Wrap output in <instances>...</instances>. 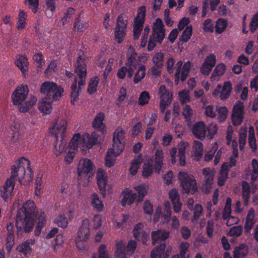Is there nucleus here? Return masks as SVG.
Instances as JSON below:
<instances>
[{
	"mask_svg": "<svg viewBox=\"0 0 258 258\" xmlns=\"http://www.w3.org/2000/svg\"><path fill=\"white\" fill-rule=\"evenodd\" d=\"M35 220L37 222L34 234L38 236L46 224V215L44 212H36L34 202L28 200L16 216V226L18 232L22 230L25 232H30L34 225Z\"/></svg>",
	"mask_w": 258,
	"mask_h": 258,
	"instance_id": "obj_1",
	"label": "nucleus"
},
{
	"mask_svg": "<svg viewBox=\"0 0 258 258\" xmlns=\"http://www.w3.org/2000/svg\"><path fill=\"white\" fill-rule=\"evenodd\" d=\"M26 169L29 170L30 175H32L33 172L30 162L28 159L25 158V157H21L17 161L15 165L12 166L11 175L7 179L4 185L0 187V195L5 201H7L9 198L12 197L13 195L17 177L20 183H27L25 181L23 180Z\"/></svg>",
	"mask_w": 258,
	"mask_h": 258,
	"instance_id": "obj_2",
	"label": "nucleus"
},
{
	"mask_svg": "<svg viewBox=\"0 0 258 258\" xmlns=\"http://www.w3.org/2000/svg\"><path fill=\"white\" fill-rule=\"evenodd\" d=\"M40 91L45 96L39 102L38 108L43 113L48 114L52 110V103L53 101L60 98L63 91V88L57 86L53 82H44L42 83Z\"/></svg>",
	"mask_w": 258,
	"mask_h": 258,
	"instance_id": "obj_3",
	"label": "nucleus"
},
{
	"mask_svg": "<svg viewBox=\"0 0 258 258\" xmlns=\"http://www.w3.org/2000/svg\"><path fill=\"white\" fill-rule=\"evenodd\" d=\"M75 71L77 76L79 78V87H77V78L76 77L71 86V102L72 104H75L79 98L80 92L81 90L82 85H84L87 75V64L85 63V59L81 55H80L76 58L75 64Z\"/></svg>",
	"mask_w": 258,
	"mask_h": 258,
	"instance_id": "obj_4",
	"label": "nucleus"
},
{
	"mask_svg": "<svg viewBox=\"0 0 258 258\" xmlns=\"http://www.w3.org/2000/svg\"><path fill=\"white\" fill-rule=\"evenodd\" d=\"M29 92V88L28 85L22 84L17 87L13 92L12 95L13 104L19 105V110L20 112H28L37 101L35 96L31 95L29 100L23 104L26 99Z\"/></svg>",
	"mask_w": 258,
	"mask_h": 258,
	"instance_id": "obj_5",
	"label": "nucleus"
},
{
	"mask_svg": "<svg viewBox=\"0 0 258 258\" xmlns=\"http://www.w3.org/2000/svg\"><path fill=\"white\" fill-rule=\"evenodd\" d=\"M165 37V28L164 23L160 18H157L153 24L152 32L148 41L147 50L149 51L154 50L157 45V42L162 43Z\"/></svg>",
	"mask_w": 258,
	"mask_h": 258,
	"instance_id": "obj_6",
	"label": "nucleus"
},
{
	"mask_svg": "<svg viewBox=\"0 0 258 258\" xmlns=\"http://www.w3.org/2000/svg\"><path fill=\"white\" fill-rule=\"evenodd\" d=\"M66 128L67 121L64 120H61L56 121L49 131L50 134L54 136L55 138L53 142L54 147L57 150L58 145V151L59 152H63L66 145V143L64 141ZM59 140H60V143L58 145Z\"/></svg>",
	"mask_w": 258,
	"mask_h": 258,
	"instance_id": "obj_7",
	"label": "nucleus"
},
{
	"mask_svg": "<svg viewBox=\"0 0 258 258\" xmlns=\"http://www.w3.org/2000/svg\"><path fill=\"white\" fill-rule=\"evenodd\" d=\"M178 177L183 192L195 194L197 191V183L194 176L187 172H179Z\"/></svg>",
	"mask_w": 258,
	"mask_h": 258,
	"instance_id": "obj_8",
	"label": "nucleus"
},
{
	"mask_svg": "<svg viewBox=\"0 0 258 258\" xmlns=\"http://www.w3.org/2000/svg\"><path fill=\"white\" fill-rule=\"evenodd\" d=\"M125 132L122 127L118 126L115 129L113 134V146L115 151L114 156L119 155L125 146Z\"/></svg>",
	"mask_w": 258,
	"mask_h": 258,
	"instance_id": "obj_9",
	"label": "nucleus"
},
{
	"mask_svg": "<svg viewBox=\"0 0 258 258\" xmlns=\"http://www.w3.org/2000/svg\"><path fill=\"white\" fill-rule=\"evenodd\" d=\"M146 7L141 6L138 9L137 15L134 19L133 25V37L134 39H139L144 27L146 19Z\"/></svg>",
	"mask_w": 258,
	"mask_h": 258,
	"instance_id": "obj_10",
	"label": "nucleus"
},
{
	"mask_svg": "<svg viewBox=\"0 0 258 258\" xmlns=\"http://www.w3.org/2000/svg\"><path fill=\"white\" fill-rule=\"evenodd\" d=\"M127 23L123 14H119L116 19L115 27V38L118 43L123 41L126 35Z\"/></svg>",
	"mask_w": 258,
	"mask_h": 258,
	"instance_id": "obj_11",
	"label": "nucleus"
},
{
	"mask_svg": "<svg viewBox=\"0 0 258 258\" xmlns=\"http://www.w3.org/2000/svg\"><path fill=\"white\" fill-rule=\"evenodd\" d=\"M160 96V108L162 112H165L168 105L171 102L173 94L171 91L167 90L165 85H161L159 89Z\"/></svg>",
	"mask_w": 258,
	"mask_h": 258,
	"instance_id": "obj_12",
	"label": "nucleus"
},
{
	"mask_svg": "<svg viewBox=\"0 0 258 258\" xmlns=\"http://www.w3.org/2000/svg\"><path fill=\"white\" fill-rule=\"evenodd\" d=\"M107 172L102 168H98L96 173V179L98 187L100 194L103 198L105 197L108 184Z\"/></svg>",
	"mask_w": 258,
	"mask_h": 258,
	"instance_id": "obj_13",
	"label": "nucleus"
},
{
	"mask_svg": "<svg viewBox=\"0 0 258 258\" xmlns=\"http://www.w3.org/2000/svg\"><path fill=\"white\" fill-rule=\"evenodd\" d=\"M244 116V104L243 102L237 101L234 104L232 112V121L234 125H239L243 121Z\"/></svg>",
	"mask_w": 258,
	"mask_h": 258,
	"instance_id": "obj_14",
	"label": "nucleus"
},
{
	"mask_svg": "<svg viewBox=\"0 0 258 258\" xmlns=\"http://www.w3.org/2000/svg\"><path fill=\"white\" fill-rule=\"evenodd\" d=\"M139 63L140 61L138 59V53L134 49L131 50V53L127 54V60L126 63L128 77H133L135 70L138 68Z\"/></svg>",
	"mask_w": 258,
	"mask_h": 258,
	"instance_id": "obj_15",
	"label": "nucleus"
},
{
	"mask_svg": "<svg viewBox=\"0 0 258 258\" xmlns=\"http://www.w3.org/2000/svg\"><path fill=\"white\" fill-rule=\"evenodd\" d=\"M89 235V220H88V219H84L83 221V223L81 227H80L79 229L78 236L76 240V244L78 246V248H79V250H81V251H83V249H82V248H80L79 246H78V240H87Z\"/></svg>",
	"mask_w": 258,
	"mask_h": 258,
	"instance_id": "obj_16",
	"label": "nucleus"
},
{
	"mask_svg": "<svg viewBox=\"0 0 258 258\" xmlns=\"http://www.w3.org/2000/svg\"><path fill=\"white\" fill-rule=\"evenodd\" d=\"M134 238L138 241H141L143 244H146L149 238V234L148 232L144 230V224L139 223L134 226L133 231Z\"/></svg>",
	"mask_w": 258,
	"mask_h": 258,
	"instance_id": "obj_17",
	"label": "nucleus"
},
{
	"mask_svg": "<svg viewBox=\"0 0 258 258\" xmlns=\"http://www.w3.org/2000/svg\"><path fill=\"white\" fill-rule=\"evenodd\" d=\"M192 134L198 139L204 140L206 135V126L204 121H197L191 128Z\"/></svg>",
	"mask_w": 258,
	"mask_h": 258,
	"instance_id": "obj_18",
	"label": "nucleus"
},
{
	"mask_svg": "<svg viewBox=\"0 0 258 258\" xmlns=\"http://www.w3.org/2000/svg\"><path fill=\"white\" fill-rule=\"evenodd\" d=\"M164 164V153L161 148H157L153 160L154 168L155 172L160 173Z\"/></svg>",
	"mask_w": 258,
	"mask_h": 258,
	"instance_id": "obj_19",
	"label": "nucleus"
},
{
	"mask_svg": "<svg viewBox=\"0 0 258 258\" xmlns=\"http://www.w3.org/2000/svg\"><path fill=\"white\" fill-rule=\"evenodd\" d=\"M83 139L87 147L88 148H91L93 146L100 143L101 136L98 132H93L91 134H85Z\"/></svg>",
	"mask_w": 258,
	"mask_h": 258,
	"instance_id": "obj_20",
	"label": "nucleus"
},
{
	"mask_svg": "<svg viewBox=\"0 0 258 258\" xmlns=\"http://www.w3.org/2000/svg\"><path fill=\"white\" fill-rule=\"evenodd\" d=\"M15 64L21 71L23 76H26L29 68V61L25 55H18L16 56Z\"/></svg>",
	"mask_w": 258,
	"mask_h": 258,
	"instance_id": "obj_21",
	"label": "nucleus"
},
{
	"mask_svg": "<svg viewBox=\"0 0 258 258\" xmlns=\"http://www.w3.org/2000/svg\"><path fill=\"white\" fill-rule=\"evenodd\" d=\"M94 170L92 161L90 159H84L82 163H80L78 167V172L79 175L82 174H93Z\"/></svg>",
	"mask_w": 258,
	"mask_h": 258,
	"instance_id": "obj_22",
	"label": "nucleus"
},
{
	"mask_svg": "<svg viewBox=\"0 0 258 258\" xmlns=\"http://www.w3.org/2000/svg\"><path fill=\"white\" fill-rule=\"evenodd\" d=\"M169 197L173 205L175 212L181 211V202L180 201L179 194L176 188H172L169 192Z\"/></svg>",
	"mask_w": 258,
	"mask_h": 258,
	"instance_id": "obj_23",
	"label": "nucleus"
},
{
	"mask_svg": "<svg viewBox=\"0 0 258 258\" xmlns=\"http://www.w3.org/2000/svg\"><path fill=\"white\" fill-rule=\"evenodd\" d=\"M169 236V233L164 229H157L152 232V240L153 244L161 241L166 240Z\"/></svg>",
	"mask_w": 258,
	"mask_h": 258,
	"instance_id": "obj_24",
	"label": "nucleus"
},
{
	"mask_svg": "<svg viewBox=\"0 0 258 258\" xmlns=\"http://www.w3.org/2000/svg\"><path fill=\"white\" fill-rule=\"evenodd\" d=\"M166 244L165 243H161L159 246L152 250L151 252V258H167L169 255L168 251L165 250Z\"/></svg>",
	"mask_w": 258,
	"mask_h": 258,
	"instance_id": "obj_25",
	"label": "nucleus"
},
{
	"mask_svg": "<svg viewBox=\"0 0 258 258\" xmlns=\"http://www.w3.org/2000/svg\"><path fill=\"white\" fill-rule=\"evenodd\" d=\"M123 194H124V196L121 201V204L122 206H125L126 204L127 205H132L137 200V194L133 193L128 188H125L123 191Z\"/></svg>",
	"mask_w": 258,
	"mask_h": 258,
	"instance_id": "obj_26",
	"label": "nucleus"
},
{
	"mask_svg": "<svg viewBox=\"0 0 258 258\" xmlns=\"http://www.w3.org/2000/svg\"><path fill=\"white\" fill-rule=\"evenodd\" d=\"M105 114L103 112H99L92 121V126L95 129H98L100 132H104L106 126L103 122Z\"/></svg>",
	"mask_w": 258,
	"mask_h": 258,
	"instance_id": "obj_27",
	"label": "nucleus"
},
{
	"mask_svg": "<svg viewBox=\"0 0 258 258\" xmlns=\"http://www.w3.org/2000/svg\"><path fill=\"white\" fill-rule=\"evenodd\" d=\"M115 151H114V147L108 149L105 157V165L107 167H111L114 165L115 158L116 156H114Z\"/></svg>",
	"mask_w": 258,
	"mask_h": 258,
	"instance_id": "obj_28",
	"label": "nucleus"
},
{
	"mask_svg": "<svg viewBox=\"0 0 258 258\" xmlns=\"http://www.w3.org/2000/svg\"><path fill=\"white\" fill-rule=\"evenodd\" d=\"M193 147V155L197 160H199L203 155L204 146L203 143L198 141V140H195L194 142Z\"/></svg>",
	"mask_w": 258,
	"mask_h": 258,
	"instance_id": "obj_29",
	"label": "nucleus"
},
{
	"mask_svg": "<svg viewBox=\"0 0 258 258\" xmlns=\"http://www.w3.org/2000/svg\"><path fill=\"white\" fill-rule=\"evenodd\" d=\"M91 204L94 210L97 211H102L104 205L101 201L99 195L97 193H93L91 198Z\"/></svg>",
	"mask_w": 258,
	"mask_h": 258,
	"instance_id": "obj_30",
	"label": "nucleus"
},
{
	"mask_svg": "<svg viewBox=\"0 0 258 258\" xmlns=\"http://www.w3.org/2000/svg\"><path fill=\"white\" fill-rule=\"evenodd\" d=\"M242 193L244 204L247 205L250 196V186L246 181L242 182Z\"/></svg>",
	"mask_w": 258,
	"mask_h": 258,
	"instance_id": "obj_31",
	"label": "nucleus"
},
{
	"mask_svg": "<svg viewBox=\"0 0 258 258\" xmlns=\"http://www.w3.org/2000/svg\"><path fill=\"white\" fill-rule=\"evenodd\" d=\"M10 131L11 134V142L13 143H18L20 137L18 125L16 124V123H13L10 127Z\"/></svg>",
	"mask_w": 258,
	"mask_h": 258,
	"instance_id": "obj_32",
	"label": "nucleus"
},
{
	"mask_svg": "<svg viewBox=\"0 0 258 258\" xmlns=\"http://www.w3.org/2000/svg\"><path fill=\"white\" fill-rule=\"evenodd\" d=\"M115 253L116 258H126L127 255L125 252V247L122 240L116 243Z\"/></svg>",
	"mask_w": 258,
	"mask_h": 258,
	"instance_id": "obj_33",
	"label": "nucleus"
},
{
	"mask_svg": "<svg viewBox=\"0 0 258 258\" xmlns=\"http://www.w3.org/2000/svg\"><path fill=\"white\" fill-rule=\"evenodd\" d=\"M222 90L220 93V99L225 100L229 97L232 89V85L230 82H225L223 86L221 88Z\"/></svg>",
	"mask_w": 258,
	"mask_h": 258,
	"instance_id": "obj_34",
	"label": "nucleus"
},
{
	"mask_svg": "<svg viewBox=\"0 0 258 258\" xmlns=\"http://www.w3.org/2000/svg\"><path fill=\"white\" fill-rule=\"evenodd\" d=\"M228 26V21L223 18H219L217 19L215 26L216 34H222L223 31L225 30Z\"/></svg>",
	"mask_w": 258,
	"mask_h": 258,
	"instance_id": "obj_35",
	"label": "nucleus"
},
{
	"mask_svg": "<svg viewBox=\"0 0 258 258\" xmlns=\"http://www.w3.org/2000/svg\"><path fill=\"white\" fill-rule=\"evenodd\" d=\"M248 253L247 246L245 245H241L234 248L233 252L234 258H244Z\"/></svg>",
	"mask_w": 258,
	"mask_h": 258,
	"instance_id": "obj_36",
	"label": "nucleus"
},
{
	"mask_svg": "<svg viewBox=\"0 0 258 258\" xmlns=\"http://www.w3.org/2000/svg\"><path fill=\"white\" fill-rule=\"evenodd\" d=\"M99 78L97 76L92 77L89 80L87 91L89 94H93L97 91V87L99 84Z\"/></svg>",
	"mask_w": 258,
	"mask_h": 258,
	"instance_id": "obj_37",
	"label": "nucleus"
},
{
	"mask_svg": "<svg viewBox=\"0 0 258 258\" xmlns=\"http://www.w3.org/2000/svg\"><path fill=\"white\" fill-rule=\"evenodd\" d=\"M226 66L224 63H218L215 68L213 73L211 74V80H216V77L221 76L223 75L225 72Z\"/></svg>",
	"mask_w": 258,
	"mask_h": 258,
	"instance_id": "obj_38",
	"label": "nucleus"
},
{
	"mask_svg": "<svg viewBox=\"0 0 258 258\" xmlns=\"http://www.w3.org/2000/svg\"><path fill=\"white\" fill-rule=\"evenodd\" d=\"M135 189L138 193L136 199L137 202H141V201H143L147 192L146 184L143 183V184H140V185L136 186Z\"/></svg>",
	"mask_w": 258,
	"mask_h": 258,
	"instance_id": "obj_39",
	"label": "nucleus"
},
{
	"mask_svg": "<svg viewBox=\"0 0 258 258\" xmlns=\"http://www.w3.org/2000/svg\"><path fill=\"white\" fill-rule=\"evenodd\" d=\"M30 241L27 240L22 243L21 245H19V246L17 247V250H18V251L22 252L25 256H29L32 251V248L30 245Z\"/></svg>",
	"mask_w": 258,
	"mask_h": 258,
	"instance_id": "obj_40",
	"label": "nucleus"
},
{
	"mask_svg": "<svg viewBox=\"0 0 258 258\" xmlns=\"http://www.w3.org/2000/svg\"><path fill=\"white\" fill-rule=\"evenodd\" d=\"M142 162V156L139 155L136 158L134 159L131 164L130 172L132 175H136L139 169Z\"/></svg>",
	"mask_w": 258,
	"mask_h": 258,
	"instance_id": "obj_41",
	"label": "nucleus"
},
{
	"mask_svg": "<svg viewBox=\"0 0 258 258\" xmlns=\"http://www.w3.org/2000/svg\"><path fill=\"white\" fill-rule=\"evenodd\" d=\"M89 26V24L86 21H84L83 19L80 18L79 15L78 18L75 20L74 23V29L77 32H83L86 28H87Z\"/></svg>",
	"mask_w": 258,
	"mask_h": 258,
	"instance_id": "obj_42",
	"label": "nucleus"
},
{
	"mask_svg": "<svg viewBox=\"0 0 258 258\" xmlns=\"http://www.w3.org/2000/svg\"><path fill=\"white\" fill-rule=\"evenodd\" d=\"M154 160L145 162L143 165V170L142 174L144 177H149L151 175L153 171Z\"/></svg>",
	"mask_w": 258,
	"mask_h": 258,
	"instance_id": "obj_43",
	"label": "nucleus"
},
{
	"mask_svg": "<svg viewBox=\"0 0 258 258\" xmlns=\"http://www.w3.org/2000/svg\"><path fill=\"white\" fill-rule=\"evenodd\" d=\"M164 54L162 52H156L152 57V61L159 68L160 70H162L164 66Z\"/></svg>",
	"mask_w": 258,
	"mask_h": 258,
	"instance_id": "obj_44",
	"label": "nucleus"
},
{
	"mask_svg": "<svg viewBox=\"0 0 258 258\" xmlns=\"http://www.w3.org/2000/svg\"><path fill=\"white\" fill-rule=\"evenodd\" d=\"M54 223L58 227L66 228L69 225V219L64 214H59L54 220Z\"/></svg>",
	"mask_w": 258,
	"mask_h": 258,
	"instance_id": "obj_45",
	"label": "nucleus"
},
{
	"mask_svg": "<svg viewBox=\"0 0 258 258\" xmlns=\"http://www.w3.org/2000/svg\"><path fill=\"white\" fill-rule=\"evenodd\" d=\"M146 66L141 64L138 69V71L136 73L134 78V82L138 83L141 81L146 75Z\"/></svg>",
	"mask_w": 258,
	"mask_h": 258,
	"instance_id": "obj_46",
	"label": "nucleus"
},
{
	"mask_svg": "<svg viewBox=\"0 0 258 258\" xmlns=\"http://www.w3.org/2000/svg\"><path fill=\"white\" fill-rule=\"evenodd\" d=\"M192 30L193 27L192 25H186L181 36L179 37L180 40L184 42L188 41L191 37Z\"/></svg>",
	"mask_w": 258,
	"mask_h": 258,
	"instance_id": "obj_47",
	"label": "nucleus"
},
{
	"mask_svg": "<svg viewBox=\"0 0 258 258\" xmlns=\"http://www.w3.org/2000/svg\"><path fill=\"white\" fill-rule=\"evenodd\" d=\"M182 114L187 121V123L189 124L191 122V116L193 114V110L189 104H185L183 106Z\"/></svg>",
	"mask_w": 258,
	"mask_h": 258,
	"instance_id": "obj_48",
	"label": "nucleus"
},
{
	"mask_svg": "<svg viewBox=\"0 0 258 258\" xmlns=\"http://www.w3.org/2000/svg\"><path fill=\"white\" fill-rule=\"evenodd\" d=\"M191 66V63H190V62H187V63H184L183 66L182 67L180 75V80L181 81H184L187 78V76L190 73Z\"/></svg>",
	"mask_w": 258,
	"mask_h": 258,
	"instance_id": "obj_49",
	"label": "nucleus"
},
{
	"mask_svg": "<svg viewBox=\"0 0 258 258\" xmlns=\"http://www.w3.org/2000/svg\"><path fill=\"white\" fill-rule=\"evenodd\" d=\"M150 97V93L148 91H143L140 94L139 97V104L141 105V106L147 104V103L149 102Z\"/></svg>",
	"mask_w": 258,
	"mask_h": 258,
	"instance_id": "obj_50",
	"label": "nucleus"
},
{
	"mask_svg": "<svg viewBox=\"0 0 258 258\" xmlns=\"http://www.w3.org/2000/svg\"><path fill=\"white\" fill-rule=\"evenodd\" d=\"M218 119L220 122L225 120L228 115V109L227 107L221 106L217 108Z\"/></svg>",
	"mask_w": 258,
	"mask_h": 258,
	"instance_id": "obj_51",
	"label": "nucleus"
},
{
	"mask_svg": "<svg viewBox=\"0 0 258 258\" xmlns=\"http://www.w3.org/2000/svg\"><path fill=\"white\" fill-rule=\"evenodd\" d=\"M81 137V136L80 134H75L72 137L70 142L69 143V147L73 148V150H74L75 153L78 148L79 142Z\"/></svg>",
	"mask_w": 258,
	"mask_h": 258,
	"instance_id": "obj_52",
	"label": "nucleus"
},
{
	"mask_svg": "<svg viewBox=\"0 0 258 258\" xmlns=\"http://www.w3.org/2000/svg\"><path fill=\"white\" fill-rule=\"evenodd\" d=\"M76 10L73 8H68L67 11L65 12L63 17L61 19L62 23L64 25L66 23H69L72 18V16L75 14Z\"/></svg>",
	"mask_w": 258,
	"mask_h": 258,
	"instance_id": "obj_53",
	"label": "nucleus"
},
{
	"mask_svg": "<svg viewBox=\"0 0 258 258\" xmlns=\"http://www.w3.org/2000/svg\"><path fill=\"white\" fill-rule=\"evenodd\" d=\"M127 96L126 88H124V87H122L119 89V94L117 98L116 105L119 107V106H120L121 102H123Z\"/></svg>",
	"mask_w": 258,
	"mask_h": 258,
	"instance_id": "obj_54",
	"label": "nucleus"
},
{
	"mask_svg": "<svg viewBox=\"0 0 258 258\" xmlns=\"http://www.w3.org/2000/svg\"><path fill=\"white\" fill-rule=\"evenodd\" d=\"M26 14L24 10L20 11L18 16V25L17 26L18 29H23V28H25L26 19L25 17Z\"/></svg>",
	"mask_w": 258,
	"mask_h": 258,
	"instance_id": "obj_55",
	"label": "nucleus"
},
{
	"mask_svg": "<svg viewBox=\"0 0 258 258\" xmlns=\"http://www.w3.org/2000/svg\"><path fill=\"white\" fill-rule=\"evenodd\" d=\"M25 4L28 6L34 13L38 12L39 0H25Z\"/></svg>",
	"mask_w": 258,
	"mask_h": 258,
	"instance_id": "obj_56",
	"label": "nucleus"
},
{
	"mask_svg": "<svg viewBox=\"0 0 258 258\" xmlns=\"http://www.w3.org/2000/svg\"><path fill=\"white\" fill-rule=\"evenodd\" d=\"M203 173L205 175L204 179L208 183L210 184V186L212 187L214 179L213 172H211L209 168H204L203 169Z\"/></svg>",
	"mask_w": 258,
	"mask_h": 258,
	"instance_id": "obj_57",
	"label": "nucleus"
},
{
	"mask_svg": "<svg viewBox=\"0 0 258 258\" xmlns=\"http://www.w3.org/2000/svg\"><path fill=\"white\" fill-rule=\"evenodd\" d=\"M183 66V62L181 60L178 61L176 63V72L175 74L174 82L176 85H178L181 80L180 73L181 72V68Z\"/></svg>",
	"mask_w": 258,
	"mask_h": 258,
	"instance_id": "obj_58",
	"label": "nucleus"
},
{
	"mask_svg": "<svg viewBox=\"0 0 258 258\" xmlns=\"http://www.w3.org/2000/svg\"><path fill=\"white\" fill-rule=\"evenodd\" d=\"M179 100L182 104H186L190 102V96L188 91L182 90L179 93Z\"/></svg>",
	"mask_w": 258,
	"mask_h": 258,
	"instance_id": "obj_59",
	"label": "nucleus"
},
{
	"mask_svg": "<svg viewBox=\"0 0 258 258\" xmlns=\"http://www.w3.org/2000/svg\"><path fill=\"white\" fill-rule=\"evenodd\" d=\"M203 208L200 204L196 205L194 208V215L191 219L192 221H197L203 212Z\"/></svg>",
	"mask_w": 258,
	"mask_h": 258,
	"instance_id": "obj_60",
	"label": "nucleus"
},
{
	"mask_svg": "<svg viewBox=\"0 0 258 258\" xmlns=\"http://www.w3.org/2000/svg\"><path fill=\"white\" fill-rule=\"evenodd\" d=\"M214 25L212 23V20L211 19H207L203 23V29L205 32H209L212 33L214 31Z\"/></svg>",
	"mask_w": 258,
	"mask_h": 258,
	"instance_id": "obj_61",
	"label": "nucleus"
},
{
	"mask_svg": "<svg viewBox=\"0 0 258 258\" xmlns=\"http://www.w3.org/2000/svg\"><path fill=\"white\" fill-rule=\"evenodd\" d=\"M15 244V236L12 234H7L6 248L8 252L11 251Z\"/></svg>",
	"mask_w": 258,
	"mask_h": 258,
	"instance_id": "obj_62",
	"label": "nucleus"
},
{
	"mask_svg": "<svg viewBox=\"0 0 258 258\" xmlns=\"http://www.w3.org/2000/svg\"><path fill=\"white\" fill-rule=\"evenodd\" d=\"M242 232V227L241 225H237V226H233L229 230L228 234L230 236H240Z\"/></svg>",
	"mask_w": 258,
	"mask_h": 258,
	"instance_id": "obj_63",
	"label": "nucleus"
},
{
	"mask_svg": "<svg viewBox=\"0 0 258 258\" xmlns=\"http://www.w3.org/2000/svg\"><path fill=\"white\" fill-rule=\"evenodd\" d=\"M258 28V12L255 14L251 19L250 23V30L251 32L254 31Z\"/></svg>",
	"mask_w": 258,
	"mask_h": 258,
	"instance_id": "obj_64",
	"label": "nucleus"
}]
</instances>
